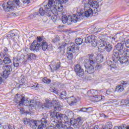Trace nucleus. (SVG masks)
<instances>
[{"instance_id": "nucleus-1", "label": "nucleus", "mask_w": 129, "mask_h": 129, "mask_svg": "<svg viewBox=\"0 0 129 129\" xmlns=\"http://www.w3.org/2000/svg\"><path fill=\"white\" fill-rule=\"evenodd\" d=\"M93 15V11L92 9H89L85 12H82L80 11V13H77L76 15L72 14L69 15L68 17L66 15H63L61 17V20L63 24H66L67 23L68 25H71L73 23H76L78 21L83 19L84 17L89 18V17H92Z\"/></svg>"}, {"instance_id": "nucleus-2", "label": "nucleus", "mask_w": 129, "mask_h": 129, "mask_svg": "<svg viewBox=\"0 0 129 129\" xmlns=\"http://www.w3.org/2000/svg\"><path fill=\"white\" fill-rule=\"evenodd\" d=\"M58 3H55V0H49L47 5L44 6L45 10L43 8H40L39 10V13L40 16H47V17H51L50 19L53 22L57 21V8L56 5H58Z\"/></svg>"}, {"instance_id": "nucleus-3", "label": "nucleus", "mask_w": 129, "mask_h": 129, "mask_svg": "<svg viewBox=\"0 0 129 129\" xmlns=\"http://www.w3.org/2000/svg\"><path fill=\"white\" fill-rule=\"evenodd\" d=\"M27 101L28 104H31L29 106V109L31 107H36L38 109H48V108H52V106H54V104L52 102H46L43 104H42L39 101H34L33 99L27 98Z\"/></svg>"}, {"instance_id": "nucleus-4", "label": "nucleus", "mask_w": 129, "mask_h": 129, "mask_svg": "<svg viewBox=\"0 0 129 129\" xmlns=\"http://www.w3.org/2000/svg\"><path fill=\"white\" fill-rule=\"evenodd\" d=\"M21 1L24 4H27V5L30 3V0H21ZM20 3V0H13V1H9L8 3L3 5V9L5 12L8 13V12L14 11V9L16 8V5L19 6Z\"/></svg>"}, {"instance_id": "nucleus-5", "label": "nucleus", "mask_w": 129, "mask_h": 129, "mask_svg": "<svg viewBox=\"0 0 129 129\" xmlns=\"http://www.w3.org/2000/svg\"><path fill=\"white\" fill-rule=\"evenodd\" d=\"M83 43V39L81 38H77L75 40V43L68 47L67 51L68 52H72L75 53V51L79 50L78 45H82Z\"/></svg>"}, {"instance_id": "nucleus-6", "label": "nucleus", "mask_w": 129, "mask_h": 129, "mask_svg": "<svg viewBox=\"0 0 129 129\" xmlns=\"http://www.w3.org/2000/svg\"><path fill=\"white\" fill-rule=\"evenodd\" d=\"M40 122L39 121H36L31 120L30 122V127L33 129H43L44 127H46L47 123L41 121V124H39Z\"/></svg>"}, {"instance_id": "nucleus-7", "label": "nucleus", "mask_w": 129, "mask_h": 129, "mask_svg": "<svg viewBox=\"0 0 129 129\" xmlns=\"http://www.w3.org/2000/svg\"><path fill=\"white\" fill-rule=\"evenodd\" d=\"M19 94H17L16 95V96L15 97V98L14 99V102H16V103H19L18 105V107H22L24 105V103H28V99L26 100H25V97L22 96H19Z\"/></svg>"}, {"instance_id": "nucleus-8", "label": "nucleus", "mask_w": 129, "mask_h": 129, "mask_svg": "<svg viewBox=\"0 0 129 129\" xmlns=\"http://www.w3.org/2000/svg\"><path fill=\"white\" fill-rule=\"evenodd\" d=\"M3 68L5 70V71L3 72L2 76L3 78H5V79H7V78L9 77V75L11 74V72H12V66H4Z\"/></svg>"}, {"instance_id": "nucleus-9", "label": "nucleus", "mask_w": 129, "mask_h": 129, "mask_svg": "<svg viewBox=\"0 0 129 129\" xmlns=\"http://www.w3.org/2000/svg\"><path fill=\"white\" fill-rule=\"evenodd\" d=\"M30 49L32 52H39L40 51V43L39 41L34 40L30 45Z\"/></svg>"}, {"instance_id": "nucleus-10", "label": "nucleus", "mask_w": 129, "mask_h": 129, "mask_svg": "<svg viewBox=\"0 0 129 129\" xmlns=\"http://www.w3.org/2000/svg\"><path fill=\"white\" fill-rule=\"evenodd\" d=\"M37 42L40 44V49H42L43 51L47 50V46L48 43L41 37H37Z\"/></svg>"}, {"instance_id": "nucleus-11", "label": "nucleus", "mask_w": 129, "mask_h": 129, "mask_svg": "<svg viewBox=\"0 0 129 129\" xmlns=\"http://www.w3.org/2000/svg\"><path fill=\"white\" fill-rule=\"evenodd\" d=\"M98 41L99 42V43H101V44H100L98 47V49H99V51L101 52H104V51H106V42H105V41H103V38H101V37L100 36L98 38Z\"/></svg>"}, {"instance_id": "nucleus-12", "label": "nucleus", "mask_w": 129, "mask_h": 129, "mask_svg": "<svg viewBox=\"0 0 129 129\" xmlns=\"http://www.w3.org/2000/svg\"><path fill=\"white\" fill-rule=\"evenodd\" d=\"M75 71L79 77H82L84 75V71L81 68L80 64H77L75 66Z\"/></svg>"}, {"instance_id": "nucleus-13", "label": "nucleus", "mask_w": 129, "mask_h": 129, "mask_svg": "<svg viewBox=\"0 0 129 129\" xmlns=\"http://www.w3.org/2000/svg\"><path fill=\"white\" fill-rule=\"evenodd\" d=\"M56 118L59 120H62V121H63L64 123H67L68 122V117H67V115L66 114H62L60 112H57L56 113Z\"/></svg>"}, {"instance_id": "nucleus-14", "label": "nucleus", "mask_w": 129, "mask_h": 129, "mask_svg": "<svg viewBox=\"0 0 129 129\" xmlns=\"http://www.w3.org/2000/svg\"><path fill=\"white\" fill-rule=\"evenodd\" d=\"M123 54H120V52L118 51H114L112 56V59L115 63H118L119 62V58L120 56Z\"/></svg>"}, {"instance_id": "nucleus-15", "label": "nucleus", "mask_w": 129, "mask_h": 129, "mask_svg": "<svg viewBox=\"0 0 129 129\" xmlns=\"http://www.w3.org/2000/svg\"><path fill=\"white\" fill-rule=\"evenodd\" d=\"M116 49L120 55H123L124 54V43H117L116 45Z\"/></svg>"}, {"instance_id": "nucleus-16", "label": "nucleus", "mask_w": 129, "mask_h": 129, "mask_svg": "<svg viewBox=\"0 0 129 129\" xmlns=\"http://www.w3.org/2000/svg\"><path fill=\"white\" fill-rule=\"evenodd\" d=\"M84 67L85 68V72L88 73V74L94 73V67H90V66L87 64H84Z\"/></svg>"}, {"instance_id": "nucleus-17", "label": "nucleus", "mask_w": 129, "mask_h": 129, "mask_svg": "<svg viewBox=\"0 0 129 129\" xmlns=\"http://www.w3.org/2000/svg\"><path fill=\"white\" fill-rule=\"evenodd\" d=\"M68 2V0H55L54 1V3H58V7H57L58 10H60V11H62L63 10V6L62 5V4H66Z\"/></svg>"}, {"instance_id": "nucleus-18", "label": "nucleus", "mask_w": 129, "mask_h": 129, "mask_svg": "<svg viewBox=\"0 0 129 129\" xmlns=\"http://www.w3.org/2000/svg\"><path fill=\"white\" fill-rule=\"evenodd\" d=\"M121 64H129V58H127L125 56H122L119 57V62L118 63Z\"/></svg>"}, {"instance_id": "nucleus-19", "label": "nucleus", "mask_w": 129, "mask_h": 129, "mask_svg": "<svg viewBox=\"0 0 129 129\" xmlns=\"http://www.w3.org/2000/svg\"><path fill=\"white\" fill-rule=\"evenodd\" d=\"M37 58V55L34 53H30L28 55L27 57V59L25 60L26 63H29L30 61H32V60H35Z\"/></svg>"}, {"instance_id": "nucleus-20", "label": "nucleus", "mask_w": 129, "mask_h": 129, "mask_svg": "<svg viewBox=\"0 0 129 129\" xmlns=\"http://www.w3.org/2000/svg\"><path fill=\"white\" fill-rule=\"evenodd\" d=\"M95 38H96V36L94 35L87 36L85 37V42L86 44H89L92 42V40H95Z\"/></svg>"}, {"instance_id": "nucleus-21", "label": "nucleus", "mask_w": 129, "mask_h": 129, "mask_svg": "<svg viewBox=\"0 0 129 129\" xmlns=\"http://www.w3.org/2000/svg\"><path fill=\"white\" fill-rule=\"evenodd\" d=\"M87 94L90 97H93L96 96V95H97L98 94V92L95 90H91L87 92Z\"/></svg>"}, {"instance_id": "nucleus-22", "label": "nucleus", "mask_w": 129, "mask_h": 129, "mask_svg": "<svg viewBox=\"0 0 129 129\" xmlns=\"http://www.w3.org/2000/svg\"><path fill=\"white\" fill-rule=\"evenodd\" d=\"M89 5L90 7H95V8H96V7H98V4L97 3V1L95 0H88V4H87Z\"/></svg>"}, {"instance_id": "nucleus-23", "label": "nucleus", "mask_w": 129, "mask_h": 129, "mask_svg": "<svg viewBox=\"0 0 129 129\" xmlns=\"http://www.w3.org/2000/svg\"><path fill=\"white\" fill-rule=\"evenodd\" d=\"M95 60L97 63H102V62H103V55L98 54L96 57Z\"/></svg>"}, {"instance_id": "nucleus-24", "label": "nucleus", "mask_w": 129, "mask_h": 129, "mask_svg": "<svg viewBox=\"0 0 129 129\" xmlns=\"http://www.w3.org/2000/svg\"><path fill=\"white\" fill-rule=\"evenodd\" d=\"M85 64H87L90 67H94L95 66V64H96V59L88 60Z\"/></svg>"}, {"instance_id": "nucleus-25", "label": "nucleus", "mask_w": 129, "mask_h": 129, "mask_svg": "<svg viewBox=\"0 0 129 129\" xmlns=\"http://www.w3.org/2000/svg\"><path fill=\"white\" fill-rule=\"evenodd\" d=\"M123 90H124V88H123V87H122V86L120 85H118L117 86H116V88L115 89V91L119 93L120 92H122Z\"/></svg>"}, {"instance_id": "nucleus-26", "label": "nucleus", "mask_w": 129, "mask_h": 129, "mask_svg": "<svg viewBox=\"0 0 129 129\" xmlns=\"http://www.w3.org/2000/svg\"><path fill=\"white\" fill-rule=\"evenodd\" d=\"M53 109L54 111L50 112V116L51 117H53V118H55V117H56V114L57 113L56 110H57V109H59V107H53Z\"/></svg>"}, {"instance_id": "nucleus-27", "label": "nucleus", "mask_w": 129, "mask_h": 129, "mask_svg": "<svg viewBox=\"0 0 129 129\" xmlns=\"http://www.w3.org/2000/svg\"><path fill=\"white\" fill-rule=\"evenodd\" d=\"M104 96L102 97L101 95H96L95 97L93 98V99H94L95 101L96 102H98V101H100L101 100H102V99H104Z\"/></svg>"}, {"instance_id": "nucleus-28", "label": "nucleus", "mask_w": 129, "mask_h": 129, "mask_svg": "<svg viewBox=\"0 0 129 129\" xmlns=\"http://www.w3.org/2000/svg\"><path fill=\"white\" fill-rule=\"evenodd\" d=\"M112 45L111 44L106 43V51L107 52H110L112 51Z\"/></svg>"}, {"instance_id": "nucleus-29", "label": "nucleus", "mask_w": 129, "mask_h": 129, "mask_svg": "<svg viewBox=\"0 0 129 129\" xmlns=\"http://www.w3.org/2000/svg\"><path fill=\"white\" fill-rule=\"evenodd\" d=\"M5 64H12V59L8 57H5L3 60Z\"/></svg>"}, {"instance_id": "nucleus-30", "label": "nucleus", "mask_w": 129, "mask_h": 129, "mask_svg": "<svg viewBox=\"0 0 129 129\" xmlns=\"http://www.w3.org/2000/svg\"><path fill=\"white\" fill-rule=\"evenodd\" d=\"M49 117V116H48V114H43V117L41 119L42 122H44V123H47V118Z\"/></svg>"}, {"instance_id": "nucleus-31", "label": "nucleus", "mask_w": 129, "mask_h": 129, "mask_svg": "<svg viewBox=\"0 0 129 129\" xmlns=\"http://www.w3.org/2000/svg\"><path fill=\"white\" fill-rule=\"evenodd\" d=\"M56 127L57 128H63L64 129V125H63V123H62V121H58L56 124H55Z\"/></svg>"}, {"instance_id": "nucleus-32", "label": "nucleus", "mask_w": 129, "mask_h": 129, "mask_svg": "<svg viewBox=\"0 0 129 129\" xmlns=\"http://www.w3.org/2000/svg\"><path fill=\"white\" fill-rule=\"evenodd\" d=\"M60 41V37L59 36L56 35L52 40V43H54V44H56V43H58Z\"/></svg>"}, {"instance_id": "nucleus-33", "label": "nucleus", "mask_w": 129, "mask_h": 129, "mask_svg": "<svg viewBox=\"0 0 129 129\" xmlns=\"http://www.w3.org/2000/svg\"><path fill=\"white\" fill-rule=\"evenodd\" d=\"M128 84V82L124 81H121V84H120V85H121V86H122L123 88H125V87L127 86Z\"/></svg>"}, {"instance_id": "nucleus-34", "label": "nucleus", "mask_w": 129, "mask_h": 129, "mask_svg": "<svg viewBox=\"0 0 129 129\" xmlns=\"http://www.w3.org/2000/svg\"><path fill=\"white\" fill-rule=\"evenodd\" d=\"M23 122L24 123V124H31V120L30 121L29 119H27V118H25L23 120ZM30 126H31V125H30Z\"/></svg>"}, {"instance_id": "nucleus-35", "label": "nucleus", "mask_w": 129, "mask_h": 129, "mask_svg": "<svg viewBox=\"0 0 129 129\" xmlns=\"http://www.w3.org/2000/svg\"><path fill=\"white\" fill-rule=\"evenodd\" d=\"M71 51H68L67 50V54H68V56H67V58L68 60H72L73 58V54L72 52H70Z\"/></svg>"}, {"instance_id": "nucleus-36", "label": "nucleus", "mask_w": 129, "mask_h": 129, "mask_svg": "<svg viewBox=\"0 0 129 129\" xmlns=\"http://www.w3.org/2000/svg\"><path fill=\"white\" fill-rule=\"evenodd\" d=\"M54 70H58L60 67H61V63L60 62H57L56 65L53 66Z\"/></svg>"}, {"instance_id": "nucleus-37", "label": "nucleus", "mask_w": 129, "mask_h": 129, "mask_svg": "<svg viewBox=\"0 0 129 129\" xmlns=\"http://www.w3.org/2000/svg\"><path fill=\"white\" fill-rule=\"evenodd\" d=\"M66 113L68 114V116H69V117H73L74 116V113L72 111L68 110Z\"/></svg>"}, {"instance_id": "nucleus-38", "label": "nucleus", "mask_w": 129, "mask_h": 129, "mask_svg": "<svg viewBox=\"0 0 129 129\" xmlns=\"http://www.w3.org/2000/svg\"><path fill=\"white\" fill-rule=\"evenodd\" d=\"M91 44L93 47H96L97 46V41H96V37L92 40L91 42Z\"/></svg>"}, {"instance_id": "nucleus-39", "label": "nucleus", "mask_w": 129, "mask_h": 129, "mask_svg": "<svg viewBox=\"0 0 129 129\" xmlns=\"http://www.w3.org/2000/svg\"><path fill=\"white\" fill-rule=\"evenodd\" d=\"M13 64L14 67H19V65H20V61L19 60L17 59L15 60L13 62Z\"/></svg>"}, {"instance_id": "nucleus-40", "label": "nucleus", "mask_w": 129, "mask_h": 129, "mask_svg": "<svg viewBox=\"0 0 129 129\" xmlns=\"http://www.w3.org/2000/svg\"><path fill=\"white\" fill-rule=\"evenodd\" d=\"M43 82L44 83H47L49 84V83H50L51 82V80L47 79V78H44L42 79Z\"/></svg>"}, {"instance_id": "nucleus-41", "label": "nucleus", "mask_w": 129, "mask_h": 129, "mask_svg": "<svg viewBox=\"0 0 129 129\" xmlns=\"http://www.w3.org/2000/svg\"><path fill=\"white\" fill-rule=\"evenodd\" d=\"M95 69L96 70H100L101 69H102V64H98L95 67Z\"/></svg>"}, {"instance_id": "nucleus-42", "label": "nucleus", "mask_w": 129, "mask_h": 129, "mask_svg": "<svg viewBox=\"0 0 129 129\" xmlns=\"http://www.w3.org/2000/svg\"><path fill=\"white\" fill-rule=\"evenodd\" d=\"M49 90L51 92H53V93H55L56 94H58V93H59V92L58 91V90H55V88H50Z\"/></svg>"}, {"instance_id": "nucleus-43", "label": "nucleus", "mask_w": 129, "mask_h": 129, "mask_svg": "<svg viewBox=\"0 0 129 129\" xmlns=\"http://www.w3.org/2000/svg\"><path fill=\"white\" fill-rule=\"evenodd\" d=\"M70 123H71V125H75V124H77L76 120L74 119H71Z\"/></svg>"}, {"instance_id": "nucleus-44", "label": "nucleus", "mask_w": 129, "mask_h": 129, "mask_svg": "<svg viewBox=\"0 0 129 129\" xmlns=\"http://www.w3.org/2000/svg\"><path fill=\"white\" fill-rule=\"evenodd\" d=\"M106 126L107 127H109V129H110L111 127H112V123L111 122H108L106 124Z\"/></svg>"}, {"instance_id": "nucleus-45", "label": "nucleus", "mask_w": 129, "mask_h": 129, "mask_svg": "<svg viewBox=\"0 0 129 129\" xmlns=\"http://www.w3.org/2000/svg\"><path fill=\"white\" fill-rule=\"evenodd\" d=\"M69 100H71V103L72 104L73 103H75V101H74V100H75V97H74V96H72L71 97H70L69 98Z\"/></svg>"}, {"instance_id": "nucleus-46", "label": "nucleus", "mask_w": 129, "mask_h": 129, "mask_svg": "<svg viewBox=\"0 0 129 129\" xmlns=\"http://www.w3.org/2000/svg\"><path fill=\"white\" fill-rule=\"evenodd\" d=\"M113 92V89H109L106 91V93L108 95H109V94H111V93H112Z\"/></svg>"}, {"instance_id": "nucleus-47", "label": "nucleus", "mask_w": 129, "mask_h": 129, "mask_svg": "<svg viewBox=\"0 0 129 129\" xmlns=\"http://www.w3.org/2000/svg\"><path fill=\"white\" fill-rule=\"evenodd\" d=\"M36 15H38V14L36 13L35 14H31L28 17V19L30 20V19H32L36 18Z\"/></svg>"}, {"instance_id": "nucleus-48", "label": "nucleus", "mask_w": 129, "mask_h": 129, "mask_svg": "<svg viewBox=\"0 0 129 129\" xmlns=\"http://www.w3.org/2000/svg\"><path fill=\"white\" fill-rule=\"evenodd\" d=\"M88 58L89 59V60H94V55L92 54H88Z\"/></svg>"}, {"instance_id": "nucleus-49", "label": "nucleus", "mask_w": 129, "mask_h": 129, "mask_svg": "<svg viewBox=\"0 0 129 129\" xmlns=\"http://www.w3.org/2000/svg\"><path fill=\"white\" fill-rule=\"evenodd\" d=\"M124 54H125L127 57H129V50L126 49H124Z\"/></svg>"}, {"instance_id": "nucleus-50", "label": "nucleus", "mask_w": 129, "mask_h": 129, "mask_svg": "<svg viewBox=\"0 0 129 129\" xmlns=\"http://www.w3.org/2000/svg\"><path fill=\"white\" fill-rule=\"evenodd\" d=\"M76 121L77 122V124H78L79 122H81L82 121V119H81V117H78L77 119H76Z\"/></svg>"}, {"instance_id": "nucleus-51", "label": "nucleus", "mask_w": 129, "mask_h": 129, "mask_svg": "<svg viewBox=\"0 0 129 129\" xmlns=\"http://www.w3.org/2000/svg\"><path fill=\"white\" fill-rule=\"evenodd\" d=\"M93 110V108L90 107L87 108V112H91Z\"/></svg>"}, {"instance_id": "nucleus-52", "label": "nucleus", "mask_w": 129, "mask_h": 129, "mask_svg": "<svg viewBox=\"0 0 129 129\" xmlns=\"http://www.w3.org/2000/svg\"><path fill=\"white\" fill-rule=\"evenodd\" d=\"M61 46H60V49H62V48H63V47H65L66 46V45H67V43L62 42L61 44H60Z\"/></svg>"}, {"instance_id": "nucleus-53", "label": "nucleus", "mask_w": 129, "mask_h": 129, "mask_svg": "<svg viewBox=\"0 0 129 129\" xmlns=\"http://www.w3.org/2000/svg\"><path fill=\"white\" fill-rule=\"evenodd\" d=\"M100 116H101V117H104V118H107L108 117V116L106 115L104 113H100Z\"/></svg>"}, {"instance_id": "nucleus-54", "label": "nucleus", "mask_w": 129, "mask_h": 129, "mask_svg": "<svg viewBox=\"0 0 129 129\" xmlns=\"http://www.w3.org/2000/svg\"><path fill=\"white\" fill-rule=\"evenodd\" d=\"M53 48V46H52V44H50L49 45L47 44V50H51Z\"/></svg>"}, {"instance_id": "nucleus-55", "label": "nucleus", "mask_w": 129, "mask_h": 129, "mask_svg": "<svg viewBox=\"0 0 129 129\" xmlns=\"http://www.w3.org/2000/svg\"><path fill=\"white\" fill-rule=\"evenodd\" d=\"M110 66L111 68H113L114 69H116V68H117V67H116V64H111Z\"/></svg>"}, {"instance_id": "nucleus-56", "label": "nucleus", "mask_w": 129, "mask_h": 129, "mask_svg": "<svg viewBox=\"0 0 129 129\" xmlns=\"http://www.w3.org/2000/svg\"><path fill=\"white\" fill-rule=\"evenodd\" d=\"M80 111H83V112H87V108H81Z\"/></svg>"}, {"instance_id": "nucleus-57", "label": "nucleus", "mask_w": 129, "mask_h": 129, "mask_svg": "<svg viewBox=\"0 0 129 129\" xmlns=\"http://www.w3.org/2000/svg\"><path fill=\"white\" fill-rule=\"evenodd\" d=\"M125 44L126 48H129V39L126 40Z\"/></svg>"}, {"instance_id": "nucleus-58", "label": "nucleus", "mask_w": 129, "mask_h": 129, "mask_svg": "<svg viewBox=\"0 0 129 129\" xmlns=\"http://www.w3.org/2000/svg\"><path fill=\"white\" fill-rule=\"evenodd\" d=\"M63 129H73V128L71 126H67V125H64Z\"/></svg>"}, {"instance_id": "nucleus-59", "label": "nucleus", "mask_w": 129, "mask_h": 129, "mask_svg": "<svg viewBox=\"0 0 129 129\" xmlns=\"http://www.w3.org/2000/svg\"><path fill=\"white\" fill-rule=\"evenodd\" d=\"M114 129H123V127L120 126H114Z\"/></svg>"}, {"instance_id": "nucleus-60", "label": "nucleus", "mask_w": 129, "mask_h": 129, "mask_svg": "<svg viewBox=\"0 0 129 129\" xmlns=\"http://www.w3.org/2000/svg\"><path fill=\"white\" fill-rule=\"evenodd\" d=\"M124 105H127V104H129V100H125L124 101Z\"/></svg>"}, {"instance_id": "nucleus-61", "label": "nucleus", "mask_w": 129, "mask_h": 129, "mask_svg": "<svg viewBox=\"0 0 129 129\" xmlns=\"http://www.w3.org/2000/svg\"><path fill=\"white\" fill-rule=\"evenodd\" d=\"M123 129H129V126L126 125H123Z\"/></svg>"}, {"instance_id": "nucleus-62", "label": "nucleus", "mask_w": 129, "mask_h": 129, "mask_svg": "<svg viewBox=\"0 0 129 129\" xmlns=\"http://www.w3.org/2000/svg\"><path fill=\"white\" fill-rule=\"evenodd\" d=\"M13 32V33H18V30H16V29H14V30H11L10 31V32Z\"/></svg>"}, {"instance_id": "nucleus-63", "label": "nucleus", "mask_w": 129, "mask_h": 129, "mask_svg": "<svg viewBox=\"0 0 129 129\" xmlns=\"http://www.w3.org/2000/svg\"><path fill=\"white\" fill-rule=\"evenodd\" d=\"M31 87H34V88H37V87H38V84H35L34 85L31 86Z\"/></svg>"}, {"instance_id": "nucleus-64", "label": "nucleus", "mask_w": 129, "mask_h": 129, "mask_svg": "<svg viewBox=\"0 0 129 129\" xmlns=\"http://www.w3.org/2000/svg\"><path fill=\"white\" fill-rule=\"evenodd\" d=\"M10 35H11V36L10 37V38H13V36H15L14 33H10Z\"/></svg>"}]
</instances>
